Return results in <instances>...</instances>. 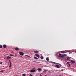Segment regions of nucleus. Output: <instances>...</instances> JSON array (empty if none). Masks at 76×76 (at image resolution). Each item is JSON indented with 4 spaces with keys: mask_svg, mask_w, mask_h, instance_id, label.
I'll return each mask as SVG.
<instances>
[{
    "mask_svg": "<svg viewBox=\"0 0 76 76\" xmlns=\"http://www.w3.org/2000/svg\"><path fill=\"white\" fill-rule=\"evenodd\" d=\"M10 67H12V64H11V62L10 61Z\"/></svg>",
    "mask_w": 76,
    "mask_h": 76,
    "instance_id": "nucleus-13",
    "label": "nucleus"
},
{
    "mask_svg": "<svg viewBox=\"0 0 76 76\" xmlns=\"http://www.w3.org/2000/svg\"><path fill=\"white\" fill-rule=\"evenodd\" d=\"M59 57H61V58H64L65 56H66V55L64 54V55H62V54L59 53Z\"/></svg>",
    "mask_w": 76,
    "mask_h": 76,
    "instance_id": "nucleus-1",
    "label": "nucleus"
},
{
    "mask_svg": "<svg viewBox=\"0 0 76 76\" xmlns=\"http://www.w3.org/2000/svg\"><path fill=\"white\" fill-rule=\"evenodd\" d=\"M37 70H38V72H40V71H41L42 69L41 68H38L37 69Z\"/></svg>",
    "mask_w": 76,
    "mask_h": 76,
    "instance_id": "nucleus-6",
    "label": "nucleus"
},
{
    "mask_svg": "<svg viewBox=\"0 0 76 76\" xmlns=\"http://www.w3.org/2000/svg\"><path fill=\"white\" fill-rule=\"evenodd\" d=\"M19 53L20 54V56H23V55L24 54V53H23L21 52H20Z\"/></svg>",
    "mask_w": 76,
    "mask_h": 76,
    "instance_id": "nucleus-3",
    "label": "nucleus"
},
{
    "mask_svg": "<svg viewBox=\"0 0 76 76\" xmlns=\"http://www.w3.org/2000/svg\"><path fill=\"white\" fill-rule=\"evenodd\" d=\"M34 53H39V51L36 50L34 51Z\"/></svg>",
    "mask_w": 76,
    "mask_h": 76,
    "instance_id": "nucleus-9",
    "label": "nucleus"
},
{
    "mask_svg": "<svg viewBox=\"0 0 76 76\" xmlns=\"http://www.w3.org/2000/svg\"><path fill=\"white\" fill-rule=\"evenodd\" d=\"M34 58L35 59H37V60L38 59V58H37V57H35V56H34Z\"/></svg>",
    "mask_w": 76,
    "mask_h": 76,
    "instance_id": "nucleus-17",
    "label": "nucleus"
},
{
    "mask_svg": "<svg viewBox=\"0 0 76 76\" xmlns=\"http://www.w3.org/2000/svg\"><path fill=\"white\" fill-rule=\"evenodd\" d=\"M48 70H44V71L43 72V73H45L46 72H47V71H48Z\"/></svg>",
    "mask_w": 76,
    "mask_h": 76,
    "instance_id": "nucleus-16",
    "label": "nucleus"
},
{
    "mask_svg": "<svg viewBox=\"0 0 76 76\" xmlns=\"http://www.w3.org/2000/svg\"><path fill=\"white\" fill-rule=\"evenodd\" d=\"M40 58L41 60H43V59H44V57L43 56H41L40 57Z\"/></svg>",
    "mask_w": 76,
    "mask_h": 76,
    "instance_id": "nucleus-14",
    "label": "nucleus"
},
{
    "mask_svg": "<svg viewBox=\"0 0 76 76\" xmlns=\"http://www.w3.org/2000/svg\"><path fill=\"white\" fill-rule=\"evenodd\" d=\"M26 56H28V55H26Z\"/></svg>",
    "mask_w": 76,
    "mask_h": 76,
    "instance_id": "nucleus-32",
    "label": "nucleus"
},
{
    "mask_svg": "<svg viewBox=\"0 0 76 76\" xmlns=\"http://www.w3.org/2000/svg\"><path fill=\"white\" fill-rule=\"evenodd\" d=\"M1 72H3V70L0 71V73H1Z\"/></svg>",
    "mask_w": 76,
    "mask_h": 76,
    "instance_id": "nucleus-24",
    "label": "nucleus"
},
{
    "mask_svg": "<svg viewBox=\"0 0 76 76\" xmlns=\"http://www.w3.org/2000/svg\"><path fill=\"white\" fill-rule=\"evenodd\" d=\"M61 71H62V72H63L64 70L63 69H62L61 70Z\"/></svg>",
    "mask_w": 76,
    "mask_h": 76,
    "instance_id": "nucleus-27",
    "label": "nucleus"
},
{
    "mask_svg": "<svg viewBox=\"0 0 76 76\" xmlns=\"http://www.w3.org/2000/svg\"><path fill=\"white\" fill-rule=\"evenodd\" d=\"M9 55L10 56H12V57H14V56L13 55L11 54H10Z\"/></svg>",
    "mask_w": 76,
    "mask_h": 76,
    "instance_id": "nucleus-20",
    "label": "nucleus"
},
{
    "mask_svg": "<svg viewBox=\"0 0 76 76\" xmlns=\"http://www.w3.org/2000/svg\"><path fill=\"white\" fill-rule=\"evenodd\" d=\"M10 58H11V57L9 56H8L7 57V59H10Z\"/></svg>",
    "mask_w": 76,
    "mask_h": 76,
    "instance_id": "nucleus-11",
    "label": "nucleus"
},
{
    "mask_svg": "<svg viewBox=\"0 0 76 76\" xmlns=\"http://www.w3.org/2000/svg\"><path fill=\"white\" fill-rule=\"evenodd\" d=\"M70 64H69L68 67H70Z\"/></svg>",
    "mask_w": 76,
    "mask_h": 76,
    "instance_id": "nucleus-25",
    "label": "nucleus"
},
{
    "mask_svg": "<svg viewBox=\"0 0 76 76\" xmlns=\"http://www.w3.org/2000/svg\"><path fill=\"white\" fill-rule=\"evenodd\" d=\"M3 47V46L2 45H0V48H1Z\"/></svg>",
    "mask_w": 76,
    "mask_h": 76,
    "instance_id": "nucleus-22",
    "label": "nucleus"
},
{
    "mask_svg": "<svg viewBox=\"0 0 76 76\" xmlns=\"http://www.w3.org/2000/svg\"><path fill=\"white\" fill-rule=\"evenodd\" d=\"M22 76H26V74H23L22 75Z\"/></svg>",
    "mask_w": 76,
    "mask_h": 76,
    "instance_id": "nucleus-21",
    "label": "nucleus"
},
{
    "mask_svg": "<svg viewBox=\"0 0 76 76\" xmlns=\"http://www.w3.org/2000/svg\"><path fill=\"white\" fill-rule=\"evenodd\" d=\"M57 64H58L59 65V66H60V67H61V65L60 64L58 63H57Z\"/></svg>",
    "mask_w": 76,
    "mask_h": 76,
    "instance_id": "nucleus-19",
    "label": "nucleus"
},
{
    "mask_svg": "<svg viewBox=\"0 0 76 76\" xmlns=\"http://www.w3.org/2000/svg\"><path fill=\"white\" fill-rule=\"evenodd\" d=\"M2 64V62H1L0 63V64Z\"/></svg>",
    "mask_w": 76,
    "mask_h": 76,
    "instance_id": "nucleus-28",
    "label": "nucleus"
},
{
    "mask_svg": "<svg viewBox=\"0 0 76 76\" xmlns=\"http://www.w3.org/2000/svg\"><path fill=\"white\" fill-rule=\"evenodd\" d=\"M45 76H47V75H45Z\"/></svg>",
    "mask_w": 76,
    "mask_h": 76,
    "instance_id": "nucleus-31",
    "label": "nucleus"
},
{
    "mask_svg": "<svg viewBox=\"0 0 76 76\" xmlns=\"http://www.w3.org/2000/svg\"><path fill=\"white\" fill-rule=\"evenodd\" d=\"M40 76H42V75H40Z\"/></svg>",
    "mask_w": 76,
    "mask_h": 76,
    "instance_id": "nucleus-33",
    "label": "nucleus"
},
{
    "mask_svg": "<svg viewBox=\"0 0 76 76\" xmlns=\"http://www.w3.org/2000/svg\"><path fill=\"white\" fill-rule=\"evenodd\" d=\"M30 76H33V75H32L31 74H30Z\"/></svg>",
    "mask_w": 76,
    "mask_h": 76,
    "instance_id": "nucleus-26",
    "label": "nucleus"
},
{
    "mask_svg": "<svg viewBox=\"0 0 76 76\" xmlns=\"http://www.w3.org/2000/svg\"><path fill=\"white\" fill-rule=\"evenodd\" d=\"M15 51H18V50H19V48H15Z\"/></svg>",
    "mask_w": 76,
    "mask_h": 76,
    "instance_id": "nucleus-12",
    "label": "nucleus"
},
{
    "mask_svg": "<svg viewBox=\"0 0 76 76\" xmlns=\"http://www.w3.org/2000/svg\"><path fill=\"white\" fill-rule=\"evenodd\" d=\"M67 51H66L65 50V51H61V53H62L63 54H64L65 53H67Z\"/></svg>",
    "mask_w": 76,
    "mask_h": 76,
    "instance_id": "nucleus-2",
    "label": "nucleus"
},
{
    "mask_svg": "<svg viewBox=\"0 0 76 76\" xmlns=\"http://www.w3.org/2000/svg\"><path fill=\"white\" fill-rule=\"evenodd\" d=\"M69 59H70V58L69 57H67L66 60H69Z\"/></svg>",
    "mask_w": 76,
    "mask_h": 76,
    "instance_id": "nucleus-18",
    "label": "nucleus"
},
{
    "mask_svg": "<svg viewBox=\"0 0 76 76\" xmlns=\"http://www.w3.org/2000/svg\"><path fill=\"white\" fill-rule=\"evenodd\" d=\"M36 56H37L38 58H39V56L38 54H36L35 55Z\"/></svg>",
    "mask_w": 76,
    "mask_h": 76,
    "instance_id": "nucleus-8",
    "label": "nucleus"
},
{
    "mask_svg": "<svg viewBox=\"0 0 76 76\" xmlns=\"http://www.w3.org/2000/svg\"><path fill=\"white\" fill-rule=\"evenodd\" d=\"M59 76H61V75H59Z\"/></svg>",
    "mask_w": 76,
    "mask_h": 76,
    "instance_id": "nucleus-29",
    "label": "nucleus"
},
{
    "mask_svg": "<svg viewBox=\"0 0 76 76\" xmlns=\"http://www.w3.org/2000/svg\"><path fill=\"white\" fill-rule=\"evenodd\" d=\"M69 63H70V62H68L67 63V64H69Z\"/></svg>",
    "mask_w": 76,
    "mask_h": 76,
    "instance_id": "nucleus-23",
    "label": "nucleus"
},
{
    "mask_svg": "<svg viewBox=\"0 0 76 76\" xmlns=\"http://www.w3.org/2000/svg\"><path fill=\"white\" fill-rule=\"evenodd\" d=\"M47 61H49V58L47 57L46 58Z\"/></svg>",
    "mask_w": 76,
    "mask_h": 76,
    "instance_id": "nucleus-15",
    "label": "nucleus"
},
{
    "mask_svg": "<svg viewBox=\"0 0 76 76\" xmlns=\"http://www.w3.org/2000/svg\"><path fill=\"white\" fill-rule=\"evenodd\" d=\"M36 63H38V62H36Z\"/></svg>",
    "mask_w": 76,
    "mask_h": 76,
    "instance_id": "nucleus-30",
    "label": "nucleus"
},
{
    "mask_svg": "<svg viewBox=\"0 0 76 76\" xmlns=\"http://www.w3.org/2000/svg\"><path fill=\"white\" fill-rule=\"evenodd\" d=\"M34 69H35V68H34Z\"/></svg>",
    "mask_w": 76,
    "mask_h": 76,
    "instance_id": "nucleus-34",
    "label": "nucleus"
},
{
    "mask_svg": "<svg viewBox=\"0 0 76 76\" xmlns=\"http://www.w3.org/2000/svg\"><path fill=\"white\" fill-rule=\"evenodd\" d=\"M35 69H32L30 71L31 73H33V72H35Z\"/></svg>",
    "mask_w": 76,
    "mask_h": 76,
    "instance_id": "nucleus-4",
    "label": "nucleus"
},
{
    "mask_svg": "<svg viewBox=\"0 0 76 76\" xmlns=\"http://www.w3.org/2000/svg\"><path fill=\"white\" fill-rule=\"evenodd\" d=\"M71 62L72 63H75V61L73 60H71Z\"/></svg>",
    "mask_w": 76,
    "mask_h": 76,
    "instance_id": "nucleus-7",
    "label": "nucleus"
},
{
    "mask_svg": "<svg viewBox=\"0 0 76 76\" xmlns=\"http://www.w3.org/2000/svg\"><path fill=\"white\" fill-rule=\"evenodd\" d=\"M3 47L4 48H6V47H7V46L6 45H3Z\"/></svg>",
    "mask_w": 76,
    "mask_h": 76,
    "instance_id": "nucleus-10",
    "label": "nucleus"
},
{
    "mask_svg": "<svg viewBox=\"0 0 76 76\" xmlns=\"http://www.w3.org/2000/svg\"><path fill=\"white\" fill-rule=\"evenodd\" d=\"M55 67H56L57 68H60V66H59V65H58V64L56 65L55 66Z\"/></svg>",
    "mask_w": 76,
    "mask_h": 76,
    "instance_id": "nucleus-5",
    "label": "nucleus"
}]
</instances>
